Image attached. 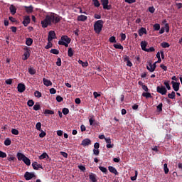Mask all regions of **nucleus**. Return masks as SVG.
<instances>
[{"mask_svg": "<svg viewBox=\"0 0 182 182\" xmlns=\"http://www.w3.org/2000/svg\"><path fill=\"white\" fill-rule=\"evenodd\" d=\"M109 171L111 172V173H114V175H119V172H117L116 168H114V166H109Z\"/></svg>", "mask_w": 182, "mask_h": 182, "instance_id": "21", "label": "nucleus"}, {"mask_svg": "<svg viewBox=\"0 0 182 182\" xmlns=\"http://www.w3.org/2000/svg\"><path fill=\"white\" fill-rule=\"evenodd\" d=\"M105 141H106L107 144H109V143H112L111 137H105Z\"/></svg>", "mask_w": 182, "mask_h": 182, "instance_id": "56", "label": "nucleus"}, {"mask_svg": "<svg viewBox=\"0 0 182 182\" xmlns=\"http://www.w3.org/2000/svg\"><path fill=\"white\" fill-rule=\"evenodd\" d=\"M34 104H35V102H34V100H33V99H30V100L27 102L28 106H33Z\"/></svg>", "mask_w": 182, "mask_h": 182, "instance_id": "48", "label": "nucleus"}, {"mask_svg": "<svg viewBox=\"0 0 182 182\" xmlns=\"http://www.w3.org/2000/svg\"><path fill=\"white\" fill-rule=\"evenodd\" d=\"M49 159V155H48L47 152H43L42 155H40L39 159L40 160H43V159Z\"/></svg>", "mask_w": 182, "mask_h": 182, "instance_id": "27", "label": "nucleus"}, {"mask_svg": "<svg viewBox=\"0 0 182 182\" xmlns=\"http://www.w3.org/2000/svg\"><path fill=\"white\" fill-rule=\"evenodd\" d=\"M147 45H148V42H146V41H141V48L142 50H144L145 52H148V49L146 48Z\"/></svg>", "mask_w": 182, "mask_h": 182, "instance_id": "13", "label": "nucleus"}, {"mask_svg": "<svg viewBox=\"0 0 182 182\" xmlns=\"http://www.w3.org/2000/svg\"><path fill=\"white\" fill-rule=\"evenodd\" d=\"M23 50H24V53L23 55V60H27V59H28V58H30L31 56V50L30 49V48H28V46H25L23 48Z\"/></svg>", "mask_w": 182, "mask_h": 182, "instance_id": "4", "label": "nucleus"}, {"mask_svg": "<svg viewBox=\"0 0 182 182\" xmlns=\"http://www.w3.org/2000/svg\"><path fill=\"white\" fill-rule=\"evenodd\" d=\"M156 92H158V93H161V95H166L168 90L166 86L161 85V86H157Z\"/></svg>", "mask_w": 182, "mask_h": 182, "instance_id": "5", "label": "nucleus"}, {"mask_svg": "<svg viewBox=\"0 0 182 182\" xmlns=\"http://www.w3.org/2000/svg\"><path fill=\"white\" fill-rule=\"evenodd\" d=\"M46 134H47L46 132H44V130H42V128H41V133L39 134V136L45 137V136H46Z\"/></svg>", "mask_w": 182, "mask_h": 182, "instance_id": "50", "label": "nucleus"}, {"mask_svg": "<svg viewBox=\"0 0 182 182\" xmlns=\"http://www.w3.org/2000/svg\"><path fill=\"white\" fill-rule=\"evenodd\" d=\"M121 38H122V41H125L126 38H127V36H126V33H122L121 35H120Z\"/></svg>", "mask_w": 182, "mask_h": 182, "instance_id": "61", "label": "nucleus"}, {"mask_svg": "<svg viewBox=\"0 0 182 182\" xmlns=\"http://www.w3.org/2000/svg\"><path fill=\"white\" fill-rule=\"evenodd\" d=\"M50 52L54 55H59L60 53V50H58V49H50Z\"/></svg>", "mask_w": 182, "mask_h": 182, "instance_id": "42", "label": "nucleus"}, {"mask_svg": "<svg viewBox=\"0 0 182 182\" xmlns=\"http://www.w3.org/2000/svg\"><path fill=\"white\" fill-rule=\"evenodd\" d=\"M176 5L178 9H181V8H182V3L181 2L176 3Z\"/></svg>", "mask_w": 182, "mask_h": 182, "instance_id": "64", "label": "nucleus"}, {"mask_svg": "<svg viewBox=\"0 0 182 182\" xmlns=\"http://www.w3.org/2000/svg\"><path fill=\"white\" fill-rule=\"evenodd\" d=\"M101 3L104 9L109 11L112 9V5H109V0H101Z\"/></svg>", "mask_w": 182, "mask_h": 182, "instance_id": "7", "label": "nucleus"}, {"mask_svg": "<svg viewBox=\"0 0 182 182\" xmlns=\"http://www.w3.org/2000/svg\"><path fill=\"white\" fill-rule=\"evenodd\" d=\"M164 85L166 86V89H168V90H171V86H170V80H165L164 82Z\"/></svg>", "mask_w": 182, "mask_h": 182, "instance_id": "25", "label": "nucleus"}, {"mask_svg": "<svg viewBox=\"0 0 182 182\" xmlns=\"http://www.w3.org/2000/svg\"><path fill=\"white\" fill-rule=\"evenodd\" d=\"M99 168L104 173H107V168H105V166H99Z\"/></svg>", "mask_w": 182, "mask_h": 182, "instance_id": "51", "label": "nucleus"}, {"mask_svg": "<svg viewBox=\"0 0 182 182\" xmlns=\"http://www.w3.org/2000/svg\"><path fill=\"white\" fill-rule=\"evenodd\" d=\"M41 127H42L41 122H38L36 123V128L37 129V130H39L41 132Z\"/></svg>", "mask_w": 182, "mask_h": 182, "instance_id": "45", "label": "nucleus"}, {"mask_svg": "<svg viewBox=\"0 0 182 182\" xmlns=\"http://www.w3.org/2000/svg\"><path fill=\"white\" fill-rule=\"evenodd\" d=\"M81 144L82 146H89V144H91V140L89 138L84 139L82 140Z\"/></svg>", "mask_w": 182, "mask_h": 182, "instance_id": "14", "label": "nucleus"}, {"mask_svg": "<svg viewBox=\"0 0 182 182\" xmlns=\"http://www.w3.org/2000/svg\"><path fill=\"white\" fill-rule=\"evenodd\" d=\"M71 39L67 35H64L63 36H61L60 40L58 41L59 45H64L66 48L69 46V43H70Z\"/></svg>", "mask_w": 182, "mask_h": 182, "instance_id": "3", "label": "nucleus"}, {"mask_svg": "<svg viewBox=\"0 0 182 182\" xmlns=\"http://www.w3.org/2000/svg\"><path fill=\"white\" fill-rule=\"evenodd\" d=\"M89 178L92 182H97V179L94 173H90V175H89Z\"/></svg>", "mask_w": 182, "mask_h": 182, "instance_id": "32", "label": "nucleus"}, {"mask_svg": "<svg viewBox=\"0 0 182 182\" xmlns=\"http://www.w3.org/2000/svg\"><path fill=\"white\" fill-rule=\"evenodd\" d=\"M87 16H86V15H79L77 16V21L85 22V21H87Z\"/></svg>", "mask_w": 182, "mask_h": 182, "instance_id": "19", "label": "nucleus"}, {"mask_svg": "<svg viewBox=\"0 0 182 182\" xmlns=\"http://www.w3.org/2000/svg\"><path fill=\"white\" fill-rule=\"evenodd\" d=\"M32 166L35 171H38V169L40 168H43L42 165H39V164H38V162H33Z\"/></svg>", "mask_w": 182, "mask_h": 182, "instance_id": "18", "label": "nucleus"}, {"mask_svg": "<svg viewBox=\"0 0 182 182\" xmlns=\"http://www.w3.org/2000/svg\"><path fill=\"white\" fill-rule=\"evenodd\" d=\"M171 84H172L173 89L175 90V92H177V91H178L180 89V85H181L180 82H178V80H176V82H171Z\"/></svg>", "mask_w": 182, "mask_h": 182, "instance_id": "9", "label": "nucleus"}, {"mask_svg": "<svg viewBox=\"0 0 182 182\" xmlns=\"http://www.w3.org/2000/svg\"><path fill=\"white\" fill-rule=\"evenodd\" d=\"M74 53H75V50H73V49L72 48H68V56H70V58H72V56H73Z\"/></svg>", "mask_w": 182, "mask_h": 182, "instance_id": "26", "label": "nucleus"}, {"mask_svg": "<svg viewBox=\"0 0 182 182\" xmlns=\"http://www.w3.org/2000/svg\"><path fill=\"white\" fill-rule=\"evenodd\" d=\"M43 82L46 86H50L51 85H53L51 80H49V79H46V77H43Z\"/></svg>", "mask_w": 182, "mask_h": 182, "instance_id": "20", "label": "nucleus"}, {"mask_svg": "<svg viewBox=\"0 0 182 182\" xmlns=\"http://www.w3.org/2000/svg\"><path fill=\"white\" fill-rule=\"evenodd\" d=\"M114 47L116 49H122L123 50L124 49V46H122V45H121V43H117V42L115 43V44L114 45Z\"/></svg>", "mask_w": 182, "mask_h": 182, "instance_id": "33", "label": "nucleus"}, {"mask_svg": "<svg viewBox=\"0 0 182 182\" xmlns=\"http://www.w3.org/2000/svg\"><path fill=\"white\" fill-rule=\"evenodd\" d=\"M109 42H111L112 43H117V40H116V37L115 36H111L109 38Z\"/></svg>", "mask_w": 182, "mask_h": 182, "instance_id": "46", "label": "nucleus"}, {"mask_svg": "<svg viewBox=\"0 0 182 182\" xmlns=\"http://www.w3.org/2000/svg\"><path fill=\"white\" fill-rule=\"evenodd\" d=\"M28 73L30 75H35L36 73V70L33 67L28 68Z\"/></svg>", "mask_w": 182, "mask_h": 182, "instance_id": "28", "label": "nucleus"}, {"mask_svg": "<svg viewBox=\"0 0 182 182\" xmlns=\"http://www.w3.org/2000/svg\"><path fill=\"white\" fill-rule=\"evenodd\" d=\"M17 89L20 93H22L26 90V85H24V83H18L17 85Z\"/></svg>", "mask_w": 182, "mask_h": 182, "instance_id": "10", "label": "nucleus"}, {"mask_svg": "<svg viewBox=\"0 0 182 182\" xmlns=\"http://www.w3.org/2000/svg\"><path fill=\"white\" fill-rule=\"evenodd\" d=\"M34 95L36 96V97H41L42 93L41 92H39V90H36L34 92Z\"/></svg>", "mask_w": 182, "mask_h": 182, "instance_id": "44", "label": "nucleus"}, {"mask_svg": "<svg viewBox=\"0 0 182 182\" xmlns=\"http://www.w3.org/2000/svg\"><path fill=\"white\" fill-rule=\"evenodd\" d=\"M156 58H158L157 63H161V53H160V52H157V53H156Z\"/></svg>", "mask_w": 182, "mask_h": 182, "instance_id": "47", "label": "nucleus"}, {"mask_svg": "<svg viewBox=\"0 0 182 182\" xmlns=\"http://www.w3.org/2000/svg\"><path fill=\"white\" fill-rule=\"evenodd\" d=\"M9 9L11 15H15V14L17 12V9L14 5H10Z\"/></svg>", "mask_w": 182, "mask_h": 182, "instance_id": "17", "label": "nucleus"}, {"mask_svg": "<svg viewBox=\"0 0 182 182\" xmlns=\"http://www.w3.org/2000/svg\"><path fill=\"white\" fill-rule=\"evenodd\" d=\"M49 36H50V42H52L53 39L56 38V33H55V31H50Z\"/></svg>", "mask_w": 182, "mask_h": 182, "instance_id": "15", "label": "nucleus"}, {"mask_svg": "<svg viewBox=\"0 0 182 182\" xmlns=\"http://www.w3.org/2000/svg\"><path fill=\"white\" fill-rule=\"evenodd\" d=\"M61 64H62L61 58H58L57 61H56L57 66H61Z\"/></svg>", "mask_w": 182, "mask_h": 182, "instance_id": "53", "label": "nucleus"}, {"mask_svg": "<svg viewBox=\"0 0 182 182\" xmlns=\"http://www.w3.org/2000/svg\"><path fill=\"white\" fill-rule=\"evenodd\" d=\"M164 171L166 175H167L169 172V169L168 168V164H164Z\"/></svg>", "mask_w": 182, "mask_h": 182, "instance_id": "39", "label": "nucleus"}, {"mask_svg": "<svg viewBox=\"0 0 182 182\" xmlns=\"http://www.w3.org/2000/svg\"><path fill=\"white\" fill-rule=\"evenodd\" d=\"M29 23H31V18L29 16H24V19L23 21V25L24 26H28V25H29Z\"/></svg>", "mask_w": 182, "mask_h": 182, "instance_id": "11", "label": "nucleus"}, {"mask_svg": "<svg viewBox=\"0 0 182 182\" xmlns=\"http://www.w3.org/2000/svg\"><path fill=\"white\" fill-rule=\"evenodd\" d=\"M153 28H154V31H160L161 25H160V23H154V25L153 26Z\"/></svg>", "mask_w": 182, "mask_h": 182, "instance_id": "38", "label": "nucleus"}, {"mask_svg": "<svg viewBox=\"0 0 182 182\" xmlns=\"http://www.w3.org/2000/svg\"><path fill=\"white\" fill-rule=\"evenodd\" d=\"M56 100L57 102H63L64 100L63 97L60 95L56 96Z\"/></svg>", "mask_w": 182, "mask_h": 182, "instance_id": "55", "label": "nucleus"}, {"mask_svg": "<svg viewBox=\"0 0 182 182\" xmlns=\"http://www.w3.org/2000/svg\"><path fill=\"white\" fill-rule=\"evenodd\" d=\"M35 177L36 175L33 172H26V173H24V178L26 181H31Z\"/></svg>", "mask_w": 182, "mask_h": 182, "instance_id": "6", "label": "nucleus"}, {"mask_svg": "<svg viewBox=\"0 0 182 182\" xmlns=\"http://www.w3.org/2000/svg\"><path fill=\"white\" fill-rule=\"evenodd\" d=\"M23 162L27 164V166H31V159H29V158H27V156H26V155H24L23 156Z\"/></svg>", "mask_w": 182, "mask_h": 182, "instance_id": "24", "label": "nucleus"}, {"mask_svg": "<svg viewBox=\"0 0 182 182\" xmlns=\"http://www.w3.org/2000/svg\"><path fill=\"white\" fill-rule=\"evenodd\" d=\"M146 69H148V70H149V72H154L153 71L154 66H153L152 62H149V65L146 66Z\"/></svg>", "mask_w": 182, "mask_h": 182, "instance_id": "29", "label": "nucleus"}, {"mask_svg": "<svg viewBox=\"0 0 182 182\" xmlns=\"http://www.w3.org/2000/svg\"><path fill=\"white\" fill-rule=\"evenodd\" d=\"M17 159L18 160H23V161H24V155H23V154H21V152H18Z\"/></svg>", "mask_w": 182, "mask_h": 182, "instance_id": "30", "label": "nucleus"}, {"mask_svg": "<svg viewBox=\"0 0 182 182\" xmlns=\"http://www.w3.org/2000/svg\"><path fill=\"white\" fill-rule=\"evenodd\" d=\"M78 168H79L80 170L82 171V172H85V171H86V168H85V166H83V165H80V166H78Z\"/></svg>", "mask_w": 182, "mask_h": 182, "instance_id": "59", "label": "nucleus"}, {"mask_svg": "<svg viewBox=\"0 0 182 182\" xmlns=\"http://www.w3.org/2000/svg\"><path fill=\"white\" fill-rule=\"evenodd\" d=\"M168 97L170 98V99H175L176 97V92H174V90H173L171 92V93H168Z\"/></svg>", "mask_w": 182, "mask_h": 182, "instance_id": "35", "label": "nucleus"}, {"mask_svg": "<svg viewBox=\"0 0 182 182\" xmlns=\"http://www.w3.org/2000/svg\"><path fill=\"white\" fill-rule=\"evenodd\" d=\"M62 112L63 114H68L69 113V109L68 107H63Z\"/></svg>", "mask_w": 182, "mask_h": 182, "instance_id": "52", "label": "nucleus"}, {"mask_svg": "<svg viewBox=\"0 0 182 182\" xmlns=\"http://www.w3.org/2000/svg\"><path fill=\"white\" fill-rule=\"evenodd\" d=\"M104 21L102 19L97 21L94 24V31L96 33H100L103 28Z\"/></svg>", "mask_w": 182, "mask_h": 182, "instance_id": "2", "label": "nucleus"}, {"mask_svg": "<svg viewBox=\"0 0 182 182\" xmlns=\"http://www.w3.org/2000/svg\"><path fill=\"white\" fill-rule=\"evenodd\" d=\"M41 105L38 102H36L34 105H33V110H40L41 109Z\"/></svg>", "mask_w": 182, "mask_h": 182, "instance_id": "40", "label": "nucleus"}, {"mask_svg": "<svg viewBox=\"0 0 182 182\" xmlns=\"http://www.w3.org/2000/svg\"><path fill=\"white\" fill-rule=\"evenodd\" d=\"M144 33L146 34L147 31H146V28H141L139 31V36H143Z\"/></svg>", "mask_w": 182, "mask_h": 182, "instance_id": "23", "label": "nucleus"}, {"mask_svg": "<svg viewBox=\"0 0 182 182\" xmlns=\"http://www.w3.org/2000/svg\"><path fill=\"white\" fill-rule=\"evenodd\" d=\"M11 133L13 134H19V130L18 129H11Z\"/></svg>", "mask_w": 182, "mask_h": 182, "instance_id": "54", "label": "nucleus"}, {"mask_svg": "<svg viewBox=\"0 0 182 182\" xmlns=\"http://www.w3.org/2000/svg\"><path fill=\"white\" fill-rule=\"evenodd\" d=\"M57 90L56 89H55V87H51L50 89V93H51L52 95H55V93H56Z\"/></svg>", "mask_w": 182, "mask_h": 182, "instance_id": "57", "label": "nucleus"}, {"mask_svg": "<svg viewBox=\"0 0 182 182\" xmlns=\"http://www.w3.org/2000/svg\"><path fill=\"white\" fill-rule=\"evenodd\" d=\"M148 11L151 14H154L156 9H155L154 6H149V9H148Z\"/></svg>", "mask_w": 182, "mask_h": 182, "instance_id": "49", "label": "nucleus"}, {"mask_svg": "<svg viewBox=\"0 0 182 182\" xmlns=\"http://www.w3.org/2000/svg\"><path fill=\"white\" fill-rule=\"evenodd\" d=\"M163 103L162 102H161V103H159L157 106H156V109H157V110H158V112H162V110H163Z\"/></svg>", "mask_w": 182, "mask_h": 182, "instance_id": "41", "label": "nucleus"}, {"mask_svg": "<svg viewBox=\"0 0 182 182\" xmlns=\"http://www.w3.org/2000/svg\"><path fill=\"white\" fill-rule=\"evenodd\" d=\"M93 4L96 8H99L100 6V2L98 0H92Z\"/></svg>", "mask_w": 182, "mask_h": 182, "instance_id": "43", "label": "nucleus"}, {"mask_svg": "<svg viewBox=\"0 0 182 182\" xmlns=\"http://www.w3.org/2000/svg\"><path fill=\"white\" fill-rule=\"evenodd\" d=\"M90 124V126H95V127L97 126H99V122L95 119V116L92 115L91 117L89 119Z\"/></svg>", "mask_w": 182, "mask_h": 182, "instance_id": "8", "label": "nucleus"}, {"mask_svg": "<svg viewBox=\"0 0 182 182\" xmlns=\"http://www.w3.org/2000/svg\"><path fill=\"white\" fill-rule=\"evenodd\" d=\"M33 42V39H32V38H27L26 39V45H27V47L31 46Z\"/></svg>", "mask_w": 182, "mask_h": 182, "instance_id": "22", "label": "nucleus"}, {"mask_svg": "<svg viewBox=\"0 0 182 182\" xmlns=\"http://www.w3.org/2000/svg\"><path fill=\"white\" fill-rule=\"evenodd\" d=\"M0 157H7V155L6 154V152H2V151H0Z\"/></svg>", "mask_w": 182, "mask_h": 182, "instance_id": "60", "label": "nucleus"}, {"mask_svg": "<svg viewBox=\"0 0 182 182\" xmlns=\"http://www.w3.org/2000/svg\"><path fill=\"white\" fill-rule=\"evenodd\" d=\"M161 46L162 48H170L171 45L168 42H161Z\"/></svg>", "mask_w": 182, "mask_h": 182, "instance_id": "34", "label": "nucleus"}, {"mask_svg": "<svg viewBox=\"0 0 182 182\" xmlns=\"http://www.w3.org/2000/svg\"><path fill=\"white\" fill-rule=\"evenodd\" d=\"M155 51V48L154 46H151L147 49V52H154Z\"/></svg>", "mask_w": 182, "mask_h": 182, "instance_id": "62", "label": "nucleus"}, {"mask_svg": "<svg viewBox=\"0 0 182 182\" xmlns=\"http://www.w3.org/2000/svg\"><path fill=\"white\" fill-rule=\"evenodd\" d=\"M50 33H48V43L47 45L45 46L46 49H50V48H53V45L51 42V40H50Z\"/></svg>", "mask_w": 182, "mask_h": 182, "instance_id": "12", "label": "nucleus"}, {"mask_svg": "<svg viewBox=\"0 0 182 182\" xmlns=\"http://www.w3.org/2000/svg\"><path fill=\"white\" fill-rule=\"evenodd\" d=\"M12 82H13V80L12 79H6V83L7 85H11L12 84Z\"/></svg>", "mask_w": 182, "mask_h": 182, "instance_id": "63", "label": "nucleus"}, {"mask_svg": "<svg viewBox=\"0 0 182 182\" xmlns=\"http://www.w3.org/2000/svg\"><path fill=\"white\" fill-rule=\"evenodd\" d=\"M93 154H95V156H99V154H100V151H99V149H96V148H95V149H93Z\"/></svg>", "mask_w": 182, "mask_h": 182, "instance_id": "58", "label": "nucleus"}, {"mask_svg": "<svg viewBox=\"0 0 182 182\" xmlns=\"http://www.w3.org/2000/svg\"><path fill=\"white\" fill-rule=\"evenodd\" d=\"M62 17L57 14L51 12L48 15H46L45 19L41 21V25L43 28H48V26H51L52 23L56 24L60 22Z\"/></svg>", "mask_w": 182, "mask_h": 182, "instance_id": "1", "label": "nucleus"}, {"mask_svg": "<svg viewBox=\"0 0 182 182\" xmlns=\"http://www.w3.org/2000/svg\"><path fill=\"white\" fill-rule=\"evenodd\" d=\"M4 144L6 146H10V144H11V140L9 137H7L6 140H4Z\"/></svg>", "mask_w": 182, "mask_h": 182, "instance_id": "37", "label": "nucleus"}, {"mask_svg": "<svg viewBox=\"0 0 182 182\" xmlns=\"http://www.w3.org/2000/svg\"><path fill=\"white\" fill-rule=\"evenodd\" d=\"M142 96H144L146 98L152 97V95H151V93H150V92H149V90L146 92H144L142 93Z\"/></svg>", "mask_w": 182, "mask_h": 182, "instance_id": "31", "label": "nucleus"}, {"mask_svg": "<svg viewBox=\"0 0 182 182\" xmlns=\"http://www.w3.org/2000/svg\"><path fill=\"white\" fill-rule=\"evenodd\" d=\"M26 12L27 14H32L33 12V5H30V6H24Z\"/></svg>", "mask_w": 182, "mask_h": 182, "instance_id": "16", "label": "nucleus"}, {"mask_svg": "<svg viewBox=\"0 0 182 182\" xmlns=\"http://www.w3.org/2000/svg\"><path fill=\"white\" fill-rule=\"evenodd\" d=\"M45 114H54V110H50V109H46L44 111Z\"/></svg>", "mask_w": 182, "mask_h": 182, "instance_id": "36", "label": "nucleus"}]
</instances>
